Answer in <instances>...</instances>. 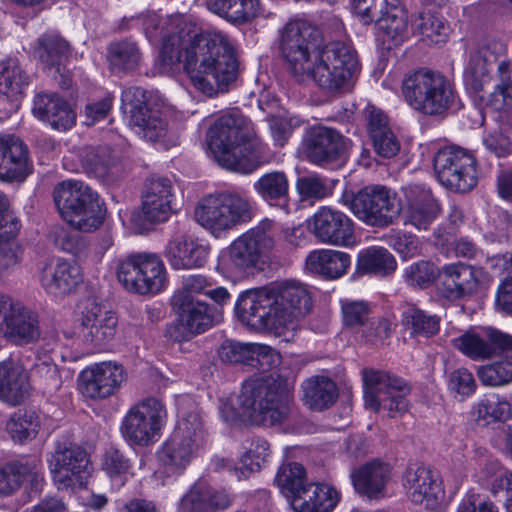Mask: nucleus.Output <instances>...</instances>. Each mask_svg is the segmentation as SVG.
<instances>
[{
  "mask_svg": "<svg viewBox=\"0 0 512 512\" xmlns=\"http://www.w3.org/2000/svg\"><path fill=\"white\" fill-rule=\"evenodd\" d=\"M343 326L357 330L369 322L371 308L364 300L340 299Z\"/></svg>",
  "mask_w": 512,
  "mask_h": 512,
  "instance_id": "nucleus-59",
  "label": "nucleus"
},
{
  "mask_svg": "<svg viewBox=\"0 0 512 512\" xmlns=\"http://www.w3.org/2000/svg\"><path fill=\"white\" fill-rule=\"evenodd\" d=\"M455 512H499V509L486 496L475 489H469L461 498Z\"/></svg>",
  "mask_w": 512,
  "mask_h": 512,
  "instance_id": "nucleus-64",
  "label": "nucleus"
},
{
  "mask_svg": "<svg viewBox=\"0 0 512 512\" xmlns=\"http://www.w3.org/2000/svg\"><path fill=\"white\" fill-rule=\"evenodd\" d=\"M439 270L428 261L412 263L403 270L404 281L413 287L425 288L438 276Z\"/></svg>",
  "mask_w": 512,
  "mask_h": 512,
  "instance_id": "nucleus-62",
  "label": "nucleus"
},
{
  "mask_svg": "<svg viewBox=\"0 0 512 512\" xmlns=\"http://www.w3.org/2000/svg\"><path fill=\"white\" fill-rule=\"evenodd\" d=\"M86 171L103 181H113L122 173L120 159L106 146L90 150L83 161Z\"/></svg>",
  "mask_w": 512,
  "mask_h": 512,
  "instance_id": "nucleus-42",
  "label": "nucleus"
},
{
  "mask_svg": "<svg viewBox=\"0 0 512 512\" xmlns=\"http://www.w3.org/2000/svg\"><path fill=\"white\" fill-rule=\"evenodd\" d=\"M35 50L36 56L49 68L56 67L60 72V65L67 57L68 44L57 34H46L38 39Z\"/></svg>",
  "mask_w": 512,
  "mask_h": 512,
  "instance_id": "nucleus-55",
  "label": "nucleus"
},
{
  "mask_svg": "<svg viewBox=\"0 0 512 512\" xmlns=\"http://www.w3.org/2000/svg\"><path fill=\"white\" fill-rule=\"evenodd\" d=\"M346 148L344 137L335 129L314 128L306 142V154L310 162L324 166L341 157Z\"/></svg>",
  "mask_w": 512,
  "mask_h": 512,
  "instance_id": "nucleus-34",
  "label": "nucleus"
},
{
  "mask_svg": "<svg viewBox=\"0 0 512 512\" xmlns=\"http://www.w3.org/2000/svg\"><path fill=\"white\" fill-rule=\"evenodd\" d=\"M250 125L237 112L221 114L210 124L206 143L219 165L249 174L270 161L268 146L252 133Z\"/></svg>",
  "mask_w": 512,
  "mask_h": 512,
  "instance_id": "nucleus-2",
  "label": "nucleus"
},
{
  "mask_svg": "<svg viewBox=\"0 0 512 512\" xmlns=\"http://www.w3.org/2000/svg\"><path fill=\"white\" fill-rule=\"evenodd\" d=\"M358 61L354 49L341 41L328 43L314 54L303 77L297 82L312 81L330 93L349 88L357 70Z\"/></svg>",
  "mask_w": 512,
  "mask_h": 512,
  "instance_id": "nucleus-5",
  "label": "nucleus"
},
{
  "mask_svg": "<svg viewBox=\"0 0 512 512\" xmlns=\"http://www.w3.org/2000/svg\"><path fill=\"white\" fill-rule=\"evenodd\" d=\"M117 278L127 291L140 295L159 294L169 284L164 262L153 253H135L122 259Z\"/></svg>",
  "mask_w": 512,
  "mask_h": 512,
  "instance_id": "nucleus-12",
  "label": "nucleus"
},
{
  "mask_svg": "<svg viewBox=\"0 0 512 512\" xmlns=\"http://www.w3.org/2000/svg\"><path fill=\"white\" fill-rule=\"evenodd\" d=\"M511 335L493 328L469 329L451 339V345L473 361H483L498 354Z\"/></svg>",
  "mask_w": 512,
  "mask_h": 512,
  "instance_id": "nucleus-28",
  "label": "nucleus"
},
{
  "mask_svg": "<svg viewBox=\"0 0 512 512\" xmlns=\"http://www.w3.org/2000/svg\"><path fill=\"white\" fill-rule=\"evenodd\" d=\"M253 189L269 205L284 201L289 191V181L284 172L272 171L263 174L254 184Z\"/></svg>",
  "mask_w": 512,
  "mask_h": 512,
  "instance_id": "nucleus-52",
  "label": "nucleus"
},
{
  "mask_svg": "<svg viewBox=\"0 0 512 512\" xmlns=\"http://www.w3.org/2000/svg\"><path fill=\"white\" fill-rule=\"evenodd\" d=\"M32 172L26 144L11 134L0 135V181H23Z\"/></svg>",
  "mask_w": 512,
  "mask_h": 512,
  "instance_id": "nucleus-31",
  "label": "nucleus"
},
{
  "mask_svg": "<svg viewBox=\"0 0 512 512\" xmlns=\"http://www.w3.org/2000/svg\"><path fill=\"white\" fill-rule=\"evenodd\" d=\"M108 60L113 70H133L140 60L139 49L132 42L113 43L109 47Z\"/></svg>",
  "mask_w": 512,
  "mask_h": 512,
  "instance_id": "nucleus-58",
  "label": "nucleus"
},
{
  "mask_svg": "<svg viewBox=\"0 0 512 512\" xmlns=\"http://www.w3.org/2000/svg\"><path fill=\"white\" fill-rule=\"evenodd\" d=\"M391 475L392 467L389 463L374 459L354 470L351 479L359 494L376 498L383 495Z\"/></svg>",
  "mask_w": 512,
  "mask_h": 512,
  "instance_id": "nucleus-37",
  "label": "nucleus"
},
{
  "mask_svg": "<svg viewBox=\"0 0 512 512\" xmlns=\"http://www.w3.org/2000/svg\"><path fill=\"white\" fill-rule=\"evenodd\" d=\"M207 504L206 485L195 483L181 497L177 505V512H209Z\"/></svg>",
  "mask_w": 512,
  "mask_h": 512,
  "instance_id": "nucleus-63",
  "label": "nucleus"
},
{
  "mask_svg": "<svg viewBox=\"0 0 512 512\" xmlns=\"http://www.w3.org/2000/svg\"><path fill=\"white\" fill-rule=\"evenodd\" d=\"M316 239L327 245L349 247L355 243L352 220L343 212L322 206L308 220Z\"/></svg>",
  "mask_w": 512,
  "mask_h": 512,
  "instance_id": "nucleus-25",
  "label": "nucleus"
},
{
  "mask_svg": "<svg viewBox=\"0 0 512 512\" xmlns=\"http://www.w3.org/2000/svg\"><path fill=\"white\" fill-rule=\"evenodd\" d=\"M82 280L80 266L63 258H51L40 269V284L46 292L53 295L71 293Z\"/></svg>",
  "mask_w": 512,
  "mask_h": 512,
  "instance_id": "nucleus-33",
  "label": "nucleus"
},
{
  "mask_svg": "<svg viewBox=\"0 0 512 512\" xmlns=\"http://www.w3.org/2000/svg\"><path fill=\"white\" fill-rule=\"evenodd\" d=\"M121 101L122 109L130 113V124L136 133L151 142L166 136L168 123L165 111L152 107L144 89L140 87L124 89Z\"/></svg>",
  "mask_w": 512,
  "mask_h": 512,
  "instance_id": "nucleus-17",
  "label": "nucleus"
},
{
  "mask_svg": "<svg viewBox=\"0 0 512 512\" xmlns=\"http://www.w3.org/2000/svg\"><path fill=\"white\" fill-rule=\"evenodd\" d=\"M53 484L58 490L75 491L83 488L91 476L92 465L87 452L73 443H57L47 457Z\"/></svg>",
  "mask_w": 512,
  "mask_h": 512,
  "instance_id": "nucleus-15",
  "label": "nucleus"
},
{
  "mask_svg": "<svg viewBox=\"0 0 512 512\" xmlns=\"http://www.w3.org/2000/svg\"><path fill=\"white\" fill-rule=\"evenodd\" d=\"M274 290L251 289L242 292L235 304L239 320L255 330L268 329L281 336L275 308Z\"/></svg>",
  "mask_w": 512,
  "mask_h": 512,
  "instance_id": "nucleus-21",
  "label": "nucleus"
},
{
  "mask_svg": "<svg viewBox=\"0 0 512 512\" xmlns=\"http://www.w3.org/2000/svg\"><path fill=\"white\" fill-rule=\"evenodd\" d=\"M402 324L412 337L430 338L440 330V319L416 307H408L402 313Z\"/></svg>",
  "mask_w": 512,
  "mask_h": 512,
  "instance_id": "nucleus-53",
  "label": "nucleus"
},
{
  "mask_svg": "<svg viewBox=\"0 0 512 512\" xmlns=\"http://www.w3.org/2000/svg\"><path fill=\"white\" fill-rule=\"evenodd\" d=\"M308 489L313 485L308 483ZM307 497L295 503L297 512H331L340 500V492L333 486L326 483L315 484L311 493H305Z\"/></svg>",
  "mask_w": 512,
  "mask_h": 512,
  "instance_id": "nucleus-46",
  "label": "nucleus"
},
{
  "mask_svg": "<svg viewBox=\"0 0 512 512\" xmlns=\"http://www.w3.org/2000/svg\"><path fill=\"white\" fill-rule=\"evenodd\" d=\"M252 218L249 200L231 193L209 194L198 201L194 210L195 221L215 238L226 236Z\"/></svg>",
  "mask_w": 512,
  "mask_h": 512,
  "instance_id": "nucleus-9",
  "label": "nucleus"
},
{
  "mask_svg": "<svg viewBox=\"0 0 512 512\" xmlns=\"http://www.w3.org/2000/svg\"><path fill=\"white\" fill-rule=\"evenodd\" d=\"M277 323L281 336L290 341L299 329L300 320L312 308V297L307 287L298 282H286L274 290Z\"/></svg>",
  "mask_w": 512,
  "mask_h": 512,
  "instance_id": "nucleus-20",
  "label": "nucleus"
},
{
  "mask_svg": "<svg viewBox=\"0 0 512 512\" xmlns=\"http://www.w3.org/2000/svg\"><path fill=\"white\" fill-rule=\"evenodd\" d=\"M32 172L26 144L11 134L0 135V181H23Z\"/></svg>",
  "mask_w": 512,
  "mask_h": 512,
  "instance_id": "nucleus-30",
  "label": "nucleus"
},
{
  "mask_svg": "<svg viewBox=\"0 0 512 512\" xmlns=\"http://www.w3.org/2000/svg\"><path fill=\"white\" fill-rule=\"evenodd\" d=\"M31 389L28 371L13 360L0 362V400L15 406L22 403Z\"/></svg>",
  "mask_w": 512,
  "mask_h": 512,
  "instance_id": "nucleus-36",
  "label": "nucleus"
},
{
  "mask_svg": "<svg viewBox=\"0 0 512 512\" xmlns=\"http://www.w3.org/2000/svg\"><path fill=\"white\" fill-rule=\"evenodd\" d=\"M481 271L464 263L444 265L438 272V292L448 300H457L476 292Z\"/></svg>",
  "mask_w": 512,
  "mask_h": 512,
  "instance_id": "nucleus-32",
  "label": "nucleus"
},
{
  "mask_svg": "<svg viewBox=\"0 0 512 512\" xmlns=\"http://www.w3.org/2000/svg\"><path fill=\"white\" fill-rule=\"evenodd\" d=\"M29 85V76L15 58L0 61V95L5 96L17 107Z\"/></svg>",
  "mask_w": 512,
  "mask_h": 512,
  "instance_id": "nucleus-41",
  "label": "nucleus"
},
{
  "mask_svg": "<svg viewBox=\"0 0 512 512\" xmlns=\"http://www.w3.org/2000/svg\"><path fill=\"white\" fill-rule=\"evenodd\" d=\"M178 417L173 432L157 450L155 475L163 484L181 476L208 445V435L196 409L185 411L179 408Z\"/></svg>",
  "mask_w": 512,
  "mask_h": 512,
  "instance_id": "nucleus-4",
  "label": "nucleus"
},
{
  "mask_svg": "<svg viewBox=\"0 0 512 512\" xmlns=\"http://www.w3.org/2000/svg\"><path fill=\"white\" fill-rule=\"evenodd\" d=\"M405 202L401 205V215L405 225L417 230H428L441 212L439 202L430 188L423 184H411L404 188Z\"/></svg>",
  "mask_w": 512,
  "mask_h": 512,
  "instance_id": "nucleus-26",
  "label": "nucleus"
},
{
  "mask_svg": "<svg viewBox=\"0 0 512 512\" xmlns=\"http://www.w3.org/2000/svg\"><path fill=\"white\" fill-rule=\"evenodd\" d=\"M485 50L473 51L464 68V80L475 92L483 90L493 65V57H487Z\"/></svg>",
  "mask_w": 512,
  "mask_h": 512,
  "instance_id": "nucleus-56",
  "label": "nucleus"
},
{
  "mask_svg": "<svg viewBox=\"0 0 512 512\" xmlns=\"http://www.w3.org/2000/svg\"><path fill=\"white\" fill-rule=\"evenodd\" d=\"M17 234L0 230V275L10 273L21 261V247L15 240Z\"/></svg>",
  "mask_w": 512,
  "mask_h": 512,
  "instance_id": "nucleus-60",
  "label": "nucleus"
},
{
  "mask_svg": "<svg viewBox=\"0 0 512 512\" xmlns=\"http://www.w3.org/2000/svg\"><path fill=\"white\" fill-rule=\"evenodd\" d=\"M168 412L163 400L146 397L132 405L121 420L120 432L131 447H147L160 440Z\"/></svg>",
  "mask_w": 512,
  "mask_h": 512,
  "instance_id": "nucleus-11",
  "label": "nucleus"
},
{
  "mask_svg": "<svg viewBox=\"0 0 512 512\" xmlns=\"http://www.w3.org/2000/svg\"><path fill=\"white\" fill-rule=\"evenodd\" d=\"M317 31L305 21H290L280 33L278 49L288 73L296 81L303 77L320 47Z\"/></svg>",
  "mask_w": 512,
  "mask_h": 512,
  "instance_id": "nucleus-14",
  "label": "nucleus"
},
{
  "mask_svg": "<svg viewBox=\"0 0 512 512\" xmlns=\"http://www.w3.org/2000/svg\"><path fill=\"white\" fill-rule=\"evenodd\" d=\"M401 93L413 110L429 116L442 115L452 108L456 99L450 82L442 74L428 69L405 75Z\"/></svg>",
  "mask_w": 512,
  "mask_h": 512,
  "instance_id": "nucleus-7",
  "label": "nucleus"
},
{
  "mask_svg": "<svg viewBox=\"0 0 512 512\" xmlns=\"http://www.w3.org/2000/svg\"><path fill=\"white\" fill-rule=\"evenodd\" d=\"M40 336L37 316L21 302L0 293V337L28 344Z\"/></svg>",
  "mask_w": 512,
  "mask_h": 512,
  "instance_id": "nucleus-22",
  "label": "nucleus"
},
{
  "mask_svg": "<svg viewBox=\"0 0 512 512\" xmlns=\"http://www.w3.org/2000/svg\"><path fill=\"white\" fill-rule=\"evenodd\" d=\"M33 114L53 129L65 131L73 127L76 113L55 93H40L34 99Z\"/></svg>",
  "mask_w": 512,
  "mask_h": 512,
  "instance_id": "nucleus-35",
  "label": "nucleus"
},
{
  "mask_svg": "<svg viewBox=\"0 0 512 512\" xmlns=\"http://www.w3.org/2000/svg\"><path fill=\"white\" fill-rule=\"evenodd\" d=\"M118 328L116 314L94 298H87L78 305L72 323L64 330L67 338H73L93 352L107 349L113 342Z\"/></svg>",
  "mask_w": 512,
  "mask_h": 512,
  "instance_id": "nucleus-8",
  "label": "nucleus"
},
{
  "mask_svg": "<svg viewBox=\"0 0 512 512\" xmlns=\"http://www.w3.org/2000/svg\"><path fill=\"white\" fill-rule=\"evenodd\" d=\"M164 255L174 270H190L205 265L209 246L178 230L168 241Z\"/></svg>",
  "mask_w": 512,
  "mask_h": 512,
  "instance_id": "nucleus-29",
  "label": "nucleus"
},
{
  "mask_svg": "<svg viewBox=\"0 0 512 512\" xmlns=\"http://www.w3.org/2000/svg\"><path fill=\"white\" fill-rule=\"evenodd\" d=\"M151 43L161 42L159 65L163 72L183 67L193 86L207 96L224 91L236 78L237 63L232 45L220 31L190 36L184 15L160 17L154 12L131 20Z\"/></svg>",
  "mask_w": 512,
  "mask_h": 512,
  "instance_id": "nucleus-1",
  "label": "nucleus"
},
{
  "mask_svg": "<svg viewBox=\"0 0 512 512\" xmlns=\"http://www.w3.org/2000/svg\"><path fill=\"white\" fill-rule=\"evenodd\" d=\"M411 30L431 44L445 43L451 33L448 22L431 12H422L414 16L411 22Z\"/></svg>",
  "mask_w": 512,
  "mask_h": 512,
  "instance_id": "nucleus-49",
  "label": "nucleus"
},
{
  "mask_svg": "<svg viewBox=\"0 0 512 512\" xmlns=\"http://www.w3.org/2000/svg\"><path fill=\"white\" fill-rule=\"evenodd\" d=\"M356 269L360 274H371L384 278L396 271L397 261L386 248L370 246L358 253Z\"/></svg>",
  "mask_w": 512,
  "mask_h": 512,
  "instance_id": "nucleus-40",
  "label": "nucleus"
},
{
  "mask_svg": "<svg viewBox=\"0 0 512 512\" xmlns=\"http://www.w3.org/2000/svg\"><path fill=\"white\" fill-rule=\"evenodd\" d=\"M499 361L479 367L477 376L484 386L498 387L512 382V336L501 347Z\"/></svg>",
  "mask_w": 512,
  "mask_h": 512,
  "instance_id": "nucleus-44",
  "label": "nucleus"
},
{
  "mask_svg": "<svg viewBox=\"0 0 512 512\" xmlns=\"http://www.w3.org/2000/svg\"><path fill=\"white\" fill-rule=\"evenodd\" d=\"M101 469L114 490L122 488L134 475L131 460L113 446L105 450L101 460Z\"/></svg>",
  "mask_w": 512,
  "mask_h": 512,
  "instance_id": "nucleus-47",
  "label": "nucleus"
},
{
  "mask_svg": "<svg viewBox=\"0 0 512 512\" xmlns=\"http://www.w3.org/2000/svg\"><path fill=\"white\" fill-rule=\"evenodd\" d=\"M53 199L60 216L72 227L83 232L98 229L106 210L99 195L83 181L65 180L53 190Z\"/></svg>",
  "mask_w": 512,
  "mask_h": 512,
  "instance_id": "nucleus-6",
  "label": "nucleus"
},
{
  "mask_svg": "<svg viewBox=\"0 0 512 512\" xmlns=\"http://www.w3.org/2000/svg\"><path fill=\"white\" fill-rule=\"evenodd\" d=\"M351 212L363 223L374 227L391 225L401 213L396 194L385 186L371 185L361 189L349 203Z\"/></svg>",
  "mask_w": 512,
  "mask_h": 512,
  "instance_id": "nucleus-16",
  "label": "nucleus"
},
{
  "mask_svg": "<svg viewBox=\"0 0 512 512\" xmlns=\"http://www.w3.org/2000/svg\"><path fill=\"white\" fill-rule=\"evenodd\" d=\"M511 403L504 396L488 393L480 397L472 406V416L482 425L505 421L511 417Z\"/></svg>",
  "mask_w": 512,
  "mask_h": 512,
  "instance_id": "nucleus-45",
  "label": "nucleus"
},
{
  "mask_svg": "<svg viewBox=\"0 0 512 512\" xmlns=\"http://www.w3.org/2000/svg\"><path fill=\"white\" fill-rule=\"evenodd\" d=\"M82 392L92 399H106L114 395L126 380L124 367L115 361H104L88 366L82 373Z\"/></svg>",
  "mask_w": 512,
  "mask_h": 512,
  "instance_id": "nucleus-27",
  "label": "nucleus"
},
{
  "mask_svg": "<svg viewBox=\"0 0 512 512\" xmlns=\"http://www.w3.org/2000/svg\"><path fill=\"white\" fill-rule=\"evenodd\" d=\"M171 306L177 320L176 332H170L175 341L181 342L204 333L218 321L214 308L202 300L171 298Z\"/></svg>",
  "mask_w": 512,
  "mask_h": 512,
  "instance_id": "nucleus-24",
  "label": "nucleus"
},
{
  "mask_svg": "<svg viewBox=\"0 0 512 512\" xmlns=\"http://www.w3.org/2000/svg\"><path fill=\"white\" fill-rule=\"evenodd\" d=\"M448 390L460 400L471 397L477 388L473 374L464 367L454 369L447 377Z\"/></svg>",
  "mask_w": 512,
  "mask_h": 512,
  "instance_id": "nucleus-61",
  "label": "nucleus"
},
{
  "mask_svg": "<svg viewBox=\"0 0 512 512\" xmlns=\"http://www.w3.org/2000/svg\"><path fill=\"white\" fill-rule=\"evenodd\" d=\"M290 390L285 381L273 377L248 379L233 403H222L220 414L224 421L237 419L257 425L273 426L282 423L288 414Z\"/></svg>",
  "mask_w": 512,
  "mask_h": 512,
  "instance_id": "nucleus-3",
  "label": "nucleus"
},
{
  "mask_svg": "<svg viewBox=\"0 0 512 512\" xmlns=\"http://www.w3.org/2000/svg\"><path fill=\"white\" fill-rule=\"evenodd\" d=\"M365 407L373 412L385 411L396 417L408 409L409 387L401 378L379 370H364L362 373Z\"/></svg>",
  "mask_w": 512,
  "mask_h": 512,
  "instance_id": "nucleus-13",
  "label": "nucleus"
},
{
  "mask_svg": "<svg viewBox=\"0 0 512 512\" xmlns=\"http://www.w3.org/2000/svg\"><path fill=\"white\" fill-rule=\"evenodd\" d=\"M280 227L270 219L261 220L237 239L219 257V266L230 274H238L254 266L275 247Z\"/></svg>",
  "mask_w": 512,
  "mask_h": 512,
  "instance_id": "nucleus-10",
  "label": "nucleus"
},
{
  "mask_svg": "<svg viewBox=\"0 0 512 512\" xmlns=\"http://www.w3.org/2000/svg\"><path fill=\"white\" fill-rule=\"evenodd\" d=\"M38 429V417L33 412L17 411L6 423V430L15 442L34 438Z\"/></svg>",
  "mask_w": 512,
  "mask_h": 512,
  "instance_id": "nucleus-57",
  "label": "nucleus"
},
{
  "mask_svg": "<svg viewBox=\"0 0 512 512\" xmlns=\"http://www.w3.org/2000/svg\"><path fill=\"white\" fill-rule=\"evenodd\" d=\"M499 80L488 96L486 106L494 111L507 112L512 109V72L510 63L502 61L498 65Z\"/></svg>",
  "mask_w": 512,
  "mask_h": 512,
  "instance_id": "nucleus-54",
  "label": "nucleus"
},
{
  "mask_svg": "<svg viewBox=\"0 0 512 512\" xmlns=\"http://www.w3.org/2000/svg\"><path fill=\"white\" fill-rule=\"evenodd\" d=\"M401 485L408 499L426 509H435L444 499L440 474L421 464H410L401 476Z\"/></svg>",
  "mask_w": 512,
  "mask_h": 512,
  "instance_id": "nucleus-23",
  "label": "nucleus"
},
{
  "mask_svg": "<svg viewBox=\"0 0 512 512\" xmlns=\"http://www.w3.org/2000/svg\"><path fill=\"white\" fill-rule=\"evenodd\" d=\"M197 295H205L219 305L230 301V294L225 287L217 286L212 278L202 274L182 277L181 287L174 292L171 298L184 297L187 300H199Z\"/></svg>",
  "mask_w": 512,
  "mask_h": 512,
  "instance_id": "nucleus-39",
  "label": "nucleus"
},
{
  "mask_svg": "<svg viewBox=\"0 0 512 512\" xmlns=\"http://www.w3.org/2000/svg\"><path fill=\"white\" fill-rule=\"evenodd\" d=\"M275 484L280 492L293 500L295 505L301 496L308 492L305 468L297 462H289L280 466L275 476Z\"/></svg>",
  "mask_w": 512,
  "mask_h": 512,
  "instance_id": "nucleus-43",
  "label": "nucleus"
},
{
  "mask_svg": "<svg viewBox=\"0 0 512 512\" xmlns=\"http://www.w3.org/2000/svg\"><path fill=\"white\" fill-rule=\"evenodd\" d=\"M377 27L378 35L388 49L401 45L410 35L407 14L383 12V15L377 20Z\"/></svg>",
  "mask_w": 512,
  "mask_h": 512,
  "instance_id": "nucleus-50",
  "label": "nucleus"
},
{
  "mask_svg": "<svg viewBox=\"0 0 512 512\" xmlns=\"http://www.w3.org/2000/svg\"><path fill=\"white\" fill-rule=\"evenodd\" d=\"M304 402L313 410L321 411L331 406L337 399L336 384L328 377L316 376L302 384Z\"/></svg>",
  "mask_w": 512,
  "mask_h": 512,
  "instance_id": "nucleus-48",
  "label": "nucleus"
},
{
  "mask_svg": "<svg viewBox=\"0 0 512 512\" xmlns=\"http://www.w3.org/2000/svg\"><path fill=\"white\" fill-rule=\"evenodd\" d=\"M434 171L441 185L456 192L470 191L478 181L474 157L458 147L439 150L434 157Z\"/></svg>",
  "mask_w": 512,
  "mask_h": 512,
  "instance_id": "nucleus-18",
  "label": "nucleus"
},
{
  "mask_svg": "<svg viewBox=\"0 0 512 512\" xmlns=\"http://www.w3.org/2000/svg\"><path fill=\"white\" fill-rule=\"evenodd\" d=\"M306 269L325 279H339L347 274L351 266V256L333 249H315L305 260Z\"/></svg>",
  "mask_w": 512,
  "mask_h": 512,
  "instance_id": "nucleus-38",
  "label": "nucleus"
},
{
  "mask_svg": "<svg viewBox=\"0 0 512 512\" xmlns=\"http://www.w3.org/2000/svg\"><path fill=\"white\" fill-rule=\"evenodd\" d=\"M269 458L268 442L261 438L252 439L234 469L235 476L239 480L247 478L251 473L259 471L269 461Z\"/></svg>",
  "mask_w": 512,
  "mask_h": 512,
  "instance_id": "nucleus-51",
  "label": "nucleus"
},
{
  "mask_svg": "<svg viewBox=\"0 0 512 512\" xmlns=\"http://www.w3.org/2000/svg\"><path fill=\"white\" fill-rule=\"evenodd\" d=\"M174 202L175 190L171 180L163 177L151 180L142 196L140 212H134L130 217L135 233H143L149 225L168 220Z\"/></svg>",
  "mask_w": 512,
  "mask_h": 512,
  "instance_id": "nucleus-19",
  "label": "nucleus"
}]
</instances>
